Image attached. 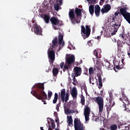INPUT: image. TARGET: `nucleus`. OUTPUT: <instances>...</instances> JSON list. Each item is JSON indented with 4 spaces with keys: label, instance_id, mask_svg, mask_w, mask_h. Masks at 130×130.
Returning <instances> with one entry per match:
<instances>
[{
    "label": "nucleus",
    "instance_id": "nucleus-29",
    "mask_svg": "<svg viewBox=\"0 0 130 130\" xmlns=\"http://www.w3.org/2000/svg\"><path fill=\"white\" fill-rule=\"evenodd\" d=\"M58 99V94H57V93L56 92L54 94V99L53 100V104H55V103L57 102Z\"/></svg>",
    "mask_w": 130,
    "mask_h": 130
},
{
    "label": "nucleus",
    "instance_id": "nucleus-27",
    "mask_svg": "<svg viewBox=\"0 0 130 130\" xmlns=\"http://www.w3.org/2000/svg\"><path fill=\"white\" fill-rule=\"evenodd\" d=\"M68 123L69 125L71 126L73 124V117L72 116H68Z\"/></svg>",
    "mask_w": 130,
    "mask_h": 130
},
{
    "label": "nucleus",
    "instance_id": "nucleus-9",
    "mask_svg": "<svg viewBox=\"0 0 130 130\" xmlns=\"http://www.w3.org/2000/svg\"><path fill=\"white\" fill-rule=\"evenodd\" d=\"M120 15H122V16L124 17L125 20L127 21V22H128L130 20V13L127 12L126 8L124 7L121 8L120 9Z\"/></svg>",
    "mask_w": 130,
    "mask_h": 130
},
{
    "label": "nucleus",
    "instance_id": "nucleus-2",
    "mask_svg": "<svg viewBox=\"0 0 130 130\" xmlns=\"http://www.w3.org/2000/svg\"><path fill=\"white\" fill-rule=\"evenodd\" d=\"M75 12L76 14H75ZM76 15L77 16V17H76ZM69 16L72 24H79L81 23V19H82L81 17L80 19H79V17H82V9L76 8L75 11V9H72L69 11Z\"/></svg>",
    "mask_w": 130,
    "mask_h": 130
},
{
    "label": "nucleus",
    "instance_id": "nucleus-13",
    "mask_svg": "<svg viewBox=\"0 0 130 130\" xmlns=\"http://www.w3.org/2000/svg\"><path fill=\"white\" fill-rule=\"evenodd\" d=\"M91 112V109L88 107V106H85L84 108V116L85 118V121H89L90 120V118L89 117L90 116V113Z\"/></svg>",
    "mask_w": 130,
    "mask_h": 130
},
{
    "label": "nucleus",
    "instance_id": "nucleus-11",
    "mask_svg": "<svg viewBox=\"0 0 130 130\" xmlns=\"http://www.w3.org/2000/svg\"><path fill=\"white\" fill-rule=\"evenodd\" d=\"M74 127L75 130H84V124L79 121V118L74 119Z\"/></svg>",
    "mask_w": 130,
    "mask_h": 130
},
{
    "label": "nucleus",
    "instance_id": "nucleus-30",
    "mask_svg": "<svg viewBox=\"0 0 130 130\" xmlns=\"http://www.w3.org/2000/svg\"><path fill=\"white\" fill-rule=\"evenodd\" d=\"M80 98H81V103L82 105H85V96H83V94H81V96H80Z\"/></svg>",
    "mask_w": 130,
    "mask_h": 130
},
{
    "label": "nucleus",
    "instance_id": "nucleus-62",
    "mask_svg": "<svg viewBox=\"0 0 130 130\" xmlns=\"http://www.w3.org/2000/svg\"><path fill=\"white\" fill-rule=\"evenodd\" d=\"M103 34V31H101V35H102Z\"/></svg>",
    "mask_w": 130,
    "mask_h": 130
},
{
    "label": "nucleus",
    "instance_id": "nucleus-60",
    "mask_svg": "<svg viewBox=\"0 0 130 130\" xmlns=\"http://www.w3.org/2000/svg\"><path fill=\"white\" fill-rule=\"evenodd\" d=\"M40 129L41 130H44V129H43V127H40Z\"/></svg>",
    "mask_w": 130,
    "mask_h": 130
},
{
    "label": "nucleus",
    "instance_id": "nucleus-48",
    "mask_svg": "<svg viewBox=\"0 0 130 130\" xmlns=\"http://www.w3.org/2000/svg\"><path fill=\"white\" fill-rule=\"evenodd\" d=\"M120 14V12L119 13V12H116L115 13V17L116 16H118V14Z\"/></svg>",
    "mask_w": 130,
    "mask_h": 130
},
{
    "label": "nucleus",
    "instance_id": "nucleus-6",
    "mask_svg": "<svg viewBox=\"0 0 130 130\" xmlns=\"http://www.w3.org/2000/svg\"><path fill=\"white\" fill-rule=\"evenodd\" d=\"M94 101L99 105V113H102L104 107V100L101 96H98L95 98Z\"/></svg>",
    "mask_w": 130,
    "mask_h": 130
},
{
    "label": "nucleus",
    "instance_id": "nucleus-56",
    "mask_svg": "<svg viewBox=\"0 0 130 130\" xmlns=\"http://www.w3.org/2000/svg\"><path fill=\"white\" fill-rule=\"evenodd\" d=\"M125 127L126 128L125 129H129V127L128 126H125Z\"/></svg>",
    "mask_w": 130,
    "mask_h": 130
},
{
    "label": "nucleus",
    "instance_id": "nucleus-38",
    "mask_svg": "<svg viewBox=\"0 0 130 130\" xmlns=\"http://www.w3.org/2000/svg\"><path fill=\"white\" fill-rule=\"evenodd\" d=\"M51 96H52V92L51 91H49L48 92V97L50 99L51 98Z\"/></svg>",
    "mask_w": 130,
    "mask_h": 130
},
{
    "label": "nucleus",
    "instance_id": "nucleus-3",
    "mask_svg": "<svg viewBox=\"0 0 130 130\" xmlns=\"http://www.w3.org/2000/svg\"><path fill=\"white\" fill-rule=\"evenodd\" d=\"M52 45L51 46V50L48 52V55L49 59V62L53 66L54 60H55V48L57 47V37H55L52 41Z\"/></svg>",
    "mask_w": 130,
    "mask_h": 130
},
{
    "label": "nucleus",
    "instance_id": "nucleus-39",
    "mask_svg": "<svg viewBox=\"0 0 130 130\" xmlns=\"http://www.w3.org/2000/svg\"><path fill=\"white\" fill-rule=\"evenodd\" d=\"M54 114H56V115H55V118H56V119H55V121L56 122H58L59 121V119H58V117L57 116V113H56V112H55L54 113Z\"/></svg>",
    "mask_w": 130,
    "mask_h": 130
},
{
    "label": "nucleus",
    "instance_id": "nucleus-35",
    "mask_svg": "<svg viewBox=\"0 0 130 130\" xmlns=\"http://www.w3.org/2000/svg\"><path fill=\"white\" fill-rule=\"evenodd\" d=\"M117 128V125L115 124H113L111 126V130H116Z\"/></svg>",
    "mask_w": 130,
    "mask_h": 130
},
{
    "label": "nucleus",
    "instance_id": "nucleus-19",
    "mask_svg": "<svg viewBox=\"0 0 130 130\" xmlns=\"http://www.w3.org/2000/svg\"><path fill=\"white\" fill-rule=\"evenodd\" d=\"M122 98H120V101H122V102H123L124 105L125 104H125H126L127 103H129V102L128 101V99H127V98L125 96L124 94H122Z\"/></svg>",
    "mask_w": 130,
    "mask_h": 130
},
{
    "label": "nucleus",
    "instance_id": "nucleus-36",
    "mask_svg": "<svg viewBox=\"0 0 130 130\" xmlns=\"http://www.w3.org/2000/svg\"><path fill=\"white\" fill-rule=\"evenodd\" d=\"M67 112L69 114L70 113H75V112H76L75 111H74V110H70L69 109H67L66 110Z\"/></svg>",
    "mask_w": 130,
    "mask_h": 130
},
{
    "label": "nucleus",
    "instance_id": "nucleus-45",
    "mask_svg": "<svg viewBox=\"0 0 130 130\" xmlns=\"http://www.w3.org/2000/svg\"><path fill=\"white\" fill-rule=\"evenodd\" d=\"M82 88L84 89V91H87V86H86V85H83Z\"/></svg>",
    "mask_w": 130,
    "mask_h": 130
},
{
    "label": "nucleus",
    "instance_id": "nucleus-22",
    "mask_svg": "<svg viewBox=\"0 0 130 130\" xmlns=\"http://www.w3.org/2000/svg\"><path fill=\"white\" fill-rule=\"evenodd\" d=\"M59 71L58 70V69L56 68H54L52 69V73L54 77H57V75H58Z\"/></svg>",
    "mask_w": 130,
    "mask_h": 130
},
{
    "label": "nucleus",
    "instance_id": "nucleus-5",
    "mask_svg": "<svg viewBox=\"0 0 130 130\" xmlns=\"http://www.w3.org/2000/svg\"><path fill=\"white\" fill-rule=\"evenodd\" d=\"M81 34L83 39H86L90 36V34H91V28H90L89 25H86L85 28L83 25L81 26Z\"/></svg>",
    "mask_w": 130,
    "mask_h": 130
},
{
    "label": "nucleus",
    "instance_id": "nucleus-55",
    "mask_svg": "<svg viewBox=\"0 0 130 130\" xmlns=\"http://www.w3.org/2000/svg\"><path fill=\"white\" fill-rule=\"evenodd\" d=\"M100 95H101V96H102V95H103V90H101V91Z\"/></svg>",
    "mask_w": 130,
    "mask_h": 130
},
{
    "label": "nucleus",
    "instance_id": "nucleus-1",
    "mask_svg": "<svg viewBox=\"0 0 130 130\" xmlns=\"http://www.w3.org/2000/svg\"><path fill=\"white\" fill-rule=\"evenodd\" d=\"M32 89L35 90H31V94L35 96L39 100H46L47 99V94L44 91V84L37 83L36 84Z\"/></svg>",
    "mask_w": 130,
    "mask_h": 130
},
{
    "label": "nucleus",
    "instance_id": "nucleus-46",
    "mask_svg": "<svg viewBox=\"0 0 130 130\" xmlns=\"http://www.w3.org/2000/svg\"><path fill=\"white\" fill-rule=\"evenodd\" d=\"M85 71H84L85 75H87V74H88V69H87V68H85Z\"/></svg>",
    "mask_w": 130,
    "mask_h": 130
},
{
    "label": "nucleus",
    "instance_id": "nucleus-64",
    "mask_svg": "<svg viewBox=\"0 0 130 130\" xmlns=\"http://www.w3.org/2000/svg\"><path fill=\"white\" fill-rule=\"evenodd\" d=\"M124 60V59H122V60H121L122 62H123Z\"/></svg>",
    "mask_w": 130,
    "mask_h": 130
},
{
    "label": "nucleus",
    "instance_id": "nucleus-15",
    "mask_svg": "<svg viewBox=\"0 0 130 130\" xmlns=\"http://www.w3.org/2000/svg\"><path fill=\"white\" fill-rule=\"evenodd\" d=\"M110 10H111V6L110 5L106 4V5L104 6V8L101 9V12L103 14L108 13V11H110Z\"/></svg>",
    "mask_w": 130,
    "mask_h": 130
},
{
    "label": "nucleus",
    "instance_id": "nucleus-61",
    "mask_svg": "<svg viewBox=\"0 0 130 130\" xmlns=\"http://www.w3.org/2000/svg\"><path fill=\"white\" fill-rule=\"evenodd\" d=\"M100 38H101V37H100V36H98V40H99V39H100Z\"/></svg>",
    "mask_w": 130,
    "mask_h": 130
},
{
    "label": "nucleus",
    "instance_id": "nucleus-23",
    "mask_svg": "<svg viewBox=\"0 0 130 130\" xmlns=\"http://www.w3.org/2000/svg\"><path fill=\"white\" fill-rule=\"evenodd\" d=\"M44 20L46 24H48V23H49V21L50 20V16L45 14L44 15Z\"/></svg>",
    "mask_w": 130,
    "mask_h": 130
},
{
    "label": "nucleus",
    "instance_id": "nucleus-32",
    "mask_svg": "<svg viewBox=\"0 0 130 130\" xmlns=\"http://www.w3.org/2000/svg\"><path fill=\"white\" fill-rule=\"evenodd\" d=\"M89 75H93V74H94V69H93V68L90 67L89 69Z\"/></svg>",
    "mask_w": 130,
    "mask_h": 130
},
{
    "label": "nucleus",
    "instance_id": "nucleus-63",
    "mask_svg": "<svg viewBox=\"0 0 130 130\" xmlns=\"http://www.w3.org/2000/svg\"><path fill=\"white\" fill-rule=\"evenodd\" d=\"M127 55L129 56V55H130V53H129V52H128L127 53Z\"/></svg>",
    "mask_w": 130,
    "mask_h": 130
},
{
    "label": "nucleus",
    "instance_id": "nucleus-14",
    "mask_svg": "<svg viewBox=\"0 0 130 130\" xmlns=\"http://www.w3.org/2000/svg\"><path fill=\"white\" fill-rule=\"evenodd\" d=\"M74 74L75 77H79L82 74V68L79 67H75L73 69Z\"/></svg>",
    "mask_w": 130,
    "mask_h": 130
},
{
    "label": "nucleus",
    "instance_id": "nucleus-57",
    "mask_svg": "<svg viewBox=\"0 0 130 130\" xmlns=\"http://www.w3.org/2000/svg\"><path fill=\"white\" fill-rule=\"evenodd\" d=\"M42 102H44V104H47V103H46L45 101H42Z\"/></svg>",
    "mask_w": 130,
    "mask_h": 130
},
{
    "label": "nucleus",
    "instance_id": "nucleus-28",
    "mask_svg": "<svg viewBox=\"0 0 130 130\" xmlns=\"http://www.w3.org/2000/svg\"><path fill=\"white\" fill-rule=\"evenodd\" d=\"M98 81H99V88L101 89L102 88L103 84H102V78H101V76H99L98 77Z\"/></svg>",
    "mask_w": 130,
    "mask_h": 130
},
{
    "label": "nucleus",
    "instance_id": "nucleus-17",
    "mask_svg": "<svg viewBox=\"0 0 130 130\" xmlns=\"http://www.w3.org/2000/svg\"><path fill=\"white\" fill-rule=\"evenodd\" d=\"M94 9H95L94 13L96 17H99V16H100V11H101L100 6H99V5H96L95 6Z\"/></svg>",
    "mask_w": 130,
    "mask_h": 130
},
{
    "label": "nucleus",
    "instance_id": "nucleus-18",
    "mask_svg": "<svg viewBox=\"0 0 130 130\" xmlns=\"http://www.w3.org/2000/svg\"><path fill=\"white\" fill-rule=\"evenodd\" d=\"M71 94L73 99H76V98H77L78 96V91H77V88L74 87L71 92Z\"/></svg>",
    "mask_w": 130,
    "mask_h": 130
},
{
    "label": "nucleus",
    "instance_id": "nucleus-21",
    "mask_svg": "<svg viewBox=\"0 0 130 130\" xmlns=\"http://www.w3.org/2000/svg\"><path fill=\"white\" fill-rule=\"evenodd\" d=\"M122 106L124 108V110L126 111L127 112H130V103H129L123 105Z\"/></svg>",
    "mask_w": 130,
    "mask_h": 130
},
{
    "label": "nucleus",
    "instance_id": "nucleus-31",
    "mask_svg": "<svg viewBox=\"0 0 130 130\" xmlns=\"http://www.w3.org/2000/svg\"><path fill=\"white\" fill-rule=\"evenodd\" d=\"M93 54L95 55L96 58H100V56H99V54L98 53V50H94L93 51Z\"/></svg>",
    "mask_w": 130,
    "mask_h": 130
},
{
    "label": "nucleus",
    "instance_id": "nucleus-51",
    "mask_svg": "<svg viewBox=\"0 0 130 130\" xmlns=\"http://www.w3.org/2000/svg\"><path fill=\"white\" fill-rule=\"evenodd\" d=\"M48 130H52V128H51V126H50V125H49Z\"/></svg>",
    "mask_w": 130,
    "mask_h": 130
},
{
    "label": "nucleus",
    "instance_id": "nucleus-47",
    "mask_svg": "<svg viewBox=\"0 0 130 130\" xmlns=\"http://www.w3.org/2000/svg\"><path fill=\"white\" fill-rule=\"evenodd\" d=\"M89 83L90 84H92V85H94V82H92V81H91V80H92V78H91V77H89Z\"/></svg>",
    "mask_w": 130,
    "mask_h": 130
},
{
    "label": "nucleus",
    "instance_id": "nucleus-26",
    "mask_svg": "<svg viewBox=\"0 0 130 130\" xmlns=\"http://www.w3.org/2000/svg\"><path fill=\"white\" fill-rule=\"evenodd\" d=\"M103 66L106 67L107 70H109L110 69H111V68H112V66L111 65V64H110V62L107 61L105 62L104 64H103Z\"/></svg>",
    "mask_w": 130,
    "mask_h": 130
},
{
    "label": "nucleus",
    "instance_id": "nucleus-33",
    "mask_svg": "<svg viewBox=\"0 0 130 130\" xmlns=\"http://www.w3.org/2000/svg\"><path fill=\"white\" fill-rule=\"evenodd\" d=\"M92 120L93 121H97V120H99V118L96 116H92Z\"/></svg>",
    "mask_w": 130,
    "mask_h": 130
},
{
    "label": "nucleus",
    "instance_id": "nucleus-34",
    "mask_svg": "<svg viewBox=\"0 0 130 130\" xmlns=\"http://www.w3.org/2000/svg\"><path fill=\"white\" fill-rule=\"evenodd\" d=\"M54 8L56 11H58L59 10V4H55Z\"/></svg>",
    "mask_w": 130,
    "mask_h": 130
},
{
    "label": "nucleus",
    "instance_id": "nucleus-50",
    "mask_svg": "<svg viewBox=\"0 0 130 130\" xmlns=\"http://www.w3.org/2000/svg\"><path fill=\"white\" fill-rule=\"evenodd\" d=\"M60 101H59V103L56 105L57 107H60Z\"/></svg>",
    "mask_w": 130,
    "mask_h": 130
},
{
    "label": "nucleus",
    "instance_id": "nucleus-58",
    "mask_svg": "<svg viewBox=\"0 0 130 130\" xmlns=\"http://www.w3.org/2000/svg\"><path fill=\"white\" fill-rule=\"evenodd\" d=\"M116 69H117V70H118V69H119V66H116Z\"/></svg>",
    "mask_w": 130,
    "mask_h": 130
},
{
    "label": "nucleus",
    "instance_id": "nucleus-54",
    "mask_svg": "<svg viewBox=\"0 0 130 130\" xmlns=\"http://www.w3.org/2000/svg\"><path fill=\"white\" fill-rule=\"evenodd\" d=\"M28 27H29V28L32 27V25H31V24L28 23Z\"/></svg>",
    "mask_w": 130,
    "mask_h": 130
},
{
    "label": "nucleus",
    "instance_id": "nucleus-42",
    "mask_svg": "<svg viewBox=\"0 0 130 130\" xmlns=\"http://www.w3.org/2000/svg\"><path fill=\"white\" fill-rule=\"evenodd\" d=\"M124 44H126L128 46H130V41L124 42Z\"/></svg>",
    "mask_w": 130,
    "mask_h": 130
},
{
    "label": "nucleus",
    "instance_id": "nucleus-49",
    "mask_svg": "<svg viewBox=\"0 0 130 130\" xmlns=\"http://www.w3.org/2000/svg\"><path fill=\"white\" fill-rule=\"evenodd\" d=\"M88 45H89V46H92V43H91V41H89L88 42H87Z\"/></svg>",
    "mask_w": 130,
    "mask_h": 130
},
{
    "label": "nucleus",
    "instance_id": "nucleus-12",
    "mask_svg": "<svg viewBox=\"0 0 130 130\" xmlns=\"http://www.w3.org/2000/svg\"><path fill=\"white\" fill-rule=\"evenodd\" d=\"M119 27H120V22H115V23L112 26V28H111L112 35H115V34H116V32H117Z\"/></svg>",
    "mask_w": 130,
    "mask_h": 130
},
{
    "label": "nucleus",
    "instance_id": "nucleus-43",
    "mask_svg": "<svg viewBox=\"0 0 130 130\" xmlns=\"http://www.w3.org/2000/svg\"><path fill=\"white\" fill-rule=\"evenodd\" d=\"M125 36V35H124L123 34H120V35H119V37H121V38H122L123 39H125V38H124V37Z\"/></svg>",
    "mask_w": 130,
    "mask_h": 130
},
{
    "label": "nucleus",
    "instance_id": "nucleus-7",
    "mask_svg": "<svg viewBox=\"0 0 130 130\" xmlns=\"http://www.w3.org/2000/svg\"><path fill=\"white\" fill-rule=\"evenodd\" d=\"M59 95L61 98V101L63 103L64 102H68L69 101V98L70 97V94L66 93V89H62L61 90V92H59Z\"/></svg>",
    "mask_w": 130,
    "mask_h": 130
},
{
    "label": "nucleus",
    "instance_id": "nucleus-44",
    "mask_svg": "<svg viewBox=\"0 0 130 130\" xmlns=\"http://www.w3.org/2000/svg\"><path fill=\"white\" fill-rule=\"evenodd\" d=\"M125 36V35H124L123 34H120V35H119V37H121V38H122L123 39H125V38H124V37Z\"/></svg>",
    "mask_w": 130,
    "mask_h": 130
},
{
    "label": "nucleus",
    "instance_id": "nucleus-40",
    "mask_svg": "<svg viewBox=\"0 0 130 130\" xmlns=\"http://www.w3.org/2000/svg\"><path fill=\"white\" fill-rule=\"evenodd\" d=\"M96 2H97V0H90L89 3H91V4H96Z\"/></svg>",
    "mask_w": 130,
    "mask_h": 130
},
{
    "label": "nucleus",
    "instance_id": "nucleus-20",
    "mask_svg": "<svg viewBox=\"0 0 130 130\" xmlns=\"http://www.w3.org/2000/svg\"><path fill=\"white\" fill-rule=\"evenodd\" d=\"M109 105H106V109H107V111L108 112V113H109V111H110V110H111V108H112V107H113V106H114V105H111L112 103V101H111V100H109Z\"/></svg>",
    "mask_w": 130,
    "mask_h": 130
},
{
    "label": "nucleus",
    "instance_id": "nucleus-41",
    "mask_svg": "<svg viewBox=\"0 0 130 130\" xmlns=\"http://www.w3.org/2000/svg\"><path fill=\"white\" fill-rule=\"evenodd\" d=\"M63 67H64V62H62L60 64V69H63Z\"/></svg>",
    "mask_w": 130,
    "mask_h": 130
},
{
    "label": "nucleus",
    "instance_id": "nucleus-4",
    "mask_svg": "<svg viewBox=\"0 0 130 130\" xmlns=\"http://www.w3.org/2000/svg\"><path fill=\"white\" fill-rule=\"evenodd\" d=\"M75 62V56L74 55H71L68 58H66V63L63 68V72H66V70L72 71V63Z\"/></svg>",
    "mask_w": 130,
    "mask_h": 130
},
{
    "label": "nucleus",
    "instance_id": "nucleus-24",
    "mask_svg": "<svg viewBox=\"0 0 130 130\" xmlns=\"http://www.w3.org/2000/svg\"><path fill=\"white\" fill-rule=\"evenodd\" d=\"M72 78H73V82H72V84H73L74 85V86H76V85H78V81L77 80V79H76V75H74V74H72Z\"/></svg>",
    "mask_w": 130,
    "mask_h": 130
},
{
    "label": "nucleus",
    "instance_id": "nucleus-16",
    "mask_svg": "<svg viewBox=\"0 0 130 130\" xmlns=\"http://www.w3.org/2000/svg\"><path fill=\"white\" fill-rule=\"evenodd\" d=\"M58 38V44H59V45H61L62 44V46H64V42L62 41L63 40V35L59 33Z\"/></svg>",
    "mask_w": 130,
    "mask_h": 130
},
{
    "label": "nucleus",
    "instance_id": "nucleus-8",
    "mask_svg": "<svg viewBox=\"0 0 130 130\" xmlns=\"http://www.w3.org/2000/svg\"><path fill=\"white\" fill-rule=\"evenodd\" d=\"M50 22L54 30H58V27H57L61 26V23H60L59 20L54 16H53L50 18ZM56 26L57 27H56Z\"/></svg>",
    "mask_w": 130,
    "mask_h": 130
},
{
    "label": "nucleus",
    "instance_id": "nucleus-25",
    "mask_svg": "<svg viewBox=\"0 0 130 130\" xmlns=\"http://www.w3.org/2000/svg\"><path fill=\"white\" fill-rule=\"evenodd\" d=\"M89 12L91 16L94 15V6L90 5L89 6Z\"/></svg>",
    "mask_w": 130,
    "mask_h": 130
},
{
    "label": "nucleus",
    "instance_id": "nucleus-59",
    "mask_svg": "<svg viewBox=\"0 0 130 130\" xmlns=\"http://www.w3.org/2000/svg\"><path fill=\"white\" fill-rule=\"evenodd\" d=\"M119 42H120V41H118L117 42V45H118V46H120V45L119 44H118V43H119Z\"/></svg>",
    "mask_w": 130,
    "mask_h": 130
},
{
    "label": "nucleus",
    "instance_id": "nucleus-37",
    "mask_svg": "<svg viewBox=\"0 0 130 130\" xmlns=\"http://www.w3.org/2000/svg\"><path fill=\"white\" fill-rule=\"evenodd\" d=\"M51 126H52L53 129H54V128H55V123H54V120H51Z\"/></svg>",
    "mask_w": 130,
    "mask_h": 130
},
{
    "label": "nucleus",
    "instance_id": "nucleus-10",
    "mask_svg": "<svg viewBox=\"0 0 130 130\" xmlns=\"http://www.w3.org/2000/svg\"><path fill=\"white\" fill-rule=\"evenodd\" d=\"M32 23H34L33 24V28L34 29V32L37 35H42V28L37 23L35 22V21L32 20Z\"/></svg>",
    "mask_w": 130,
    "mask_h": 130
},
{
    "label": "nucleus",
    "instance_id": "nucleus-53",
    "mask_svg": "<svg viewBox=\"0 0 130 130\" xmlns=\"http://www.w3.org/2000/svg\"><path fill=\"white\" fill-rule=\"evenodd\" d=\"M99 65H95L96 68L97 69V70H100V68H99V67L98 66Z\"/></svg>",
    "mask_w": 130,
    "mask_h": 130
},
{
    "label": "nucleus",
    "instance_id": "nucleus-52",
    "mask_svg": "<svg viewBox=\"0 0 130 130\" xmlns=\"http://www.w3.org/2000/svg\"><path fill=\"white\" fill-rule=\"evenodd\" d=\"M56 109L57 111H59V107L56 106Z\"/></svg>",
    "mask_w": 130,
    "mask_h": 130
}]
</instances>
